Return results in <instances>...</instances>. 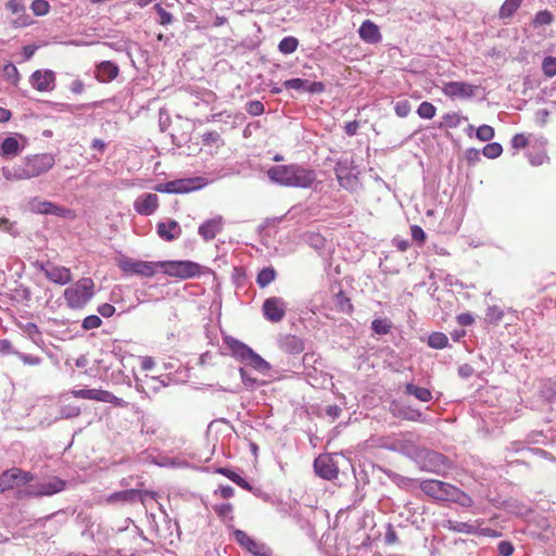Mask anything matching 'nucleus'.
Returning <instances> with one entry per match:
<instances>
[{"label": "nucleus", "mask_w": 556, "mask_h": 556, "mask_svg": "<svg viewBox=\"0 0 556 556\" xmlns=\"http://www.w3.org/2000/svg\"><path fill=\"white\" fill-rule=\"evenodd\" d=\"M267 176L271 182L291 188H309L316 180L313 169L295 163L271 166L267 170Z\"/></svg>", "instance_id": "f257e3e1"}, {"label": "nucleus", "mask_w": 556, "mask_h": 556, "mask_svg": "<svg viewBox=\"0 0 556 556\" xmlns=\"http://www.w3.org/2000/svg\"><path fill=\"white\" fill-rule=\"evenodd\" d=\"M420 490L437 501L454 502L468 507L472 500L453 484L440 480H425L420 483Z\"/></svg>", "instance_id": "f03ea898"}, {"label": "nucleus", "mask_w": 556, "mask_h": 556, "mask_svg": "<svg viewBox=\"0 0 556 556\" xmlns=\"http://www.w3.org/2000/svg\"><path fill=\"white\" fill-rule=\"evenodd\" d=\"M93 281L90 278H81L75 285L64 291V299L71 308L84 307L93 296Z\"/></svg>", "instance_id": "7ed1b4c3"}, {"label": "nucleus", "mask_w": 556, "mask_h": 556, "mask_svg": "<svg viewBox=\"0 0 556 556\" xmlns=\"http://www.w3.org/2000/svg\"><path fill=\"white\" fill-rule=\"evenodd\" d=\"M55 163L54 156L51 153H41L27 156L23 160L21 167L22 173L17 176L30 179L38 177L53 167Z\"/></svg>", "instance_id": "20e7f679"}, {"label": "nucleus", "mask_w": 556, "mask_h": 556, "mask_svg": "<svg viewBox=\"0 0 556 556\" xmlns=\"http://www.w3.org/2000/svg\"><path fill=\"white\" fill-rule=\"evenodd\" d=\"M159 267L169 276L187 279L201 274V266L191 261H163L157 262Z\"/></svg>", "instance_id": "39448f33"}, {"label": "nucleus", "mask_w": 556, "mask_h": 556, "mask_svg": "<svg viewBox=\"0 0 556 556\" xmlns=\"http://www.w3.org/2000/svg\"><path fill=\"white\" fill-rule=\"evenodd\" d=\"M119 268L131 275L141 277H152L155 274V268L159 267L157 262L137 261L132 258H123L118 263Z\"/></svg>", "instance_id": "423d86ee"}, {"label": "nucleus", "mask_w": 556, "mask_h": 556, "mask_svg": "<svg viewBox=\"0 0 556 556\" xmlns=\"http://www.w3.org/2000/svg\"><path fill=\"white\" fill-rule=\"evenodd\" d=\"M73 395L78 399L96 400L99 402L111 403L118 407H126L127 403L115 396L113 393L98 389H79L74 390Z\"/></svg>", "instance_id": "0eeeda50"}, {"label": "nucleus", "mask_w": 556, "mask_h": 556, "mask_svg": "<svg viewBox=\"0 0 556 556\" xmlns=\"http://www.w3.org/2000/svg\"><path fill=\"white\" fill-rule=\"evenodd\" d=\"M417 438L418 437L412 432L404 433L401 437L394 439L390 443L389 448L391 451L414 458L418 456V446L416 444Z\"/></svg>", "instance_id": "6e6552de"}, {"label": "nucleus", "mask_w": 556, "mask_h": 556, "mask_svg": "<svg viewBox=\"0 0 556 556\" xmlns=\"http://www.w3.org/2000/svg\"><path fill=\"white\" fill-rule=\"evenodd\" d=\"M66 482L60 478H52L48 482H42L36 485H29L26 490V494L29 496H51L65 489Z\"/></svg>", "instance_id": "1a4fd4ad"}, {"label": "nucleus", "mask_w": 556, "mask_h": 556, "mask_svg": "<svg viewBox=\"0 0 556 556\" xmlns=\"http://www.w3.org/2000/svg\"><path fill=\"white\" fill-rule=\"evenodd\" d=\"M233 536L241 546L255 556H270L271 554L266 544L252 539L242 530H236Z\"/></svg>", "instance_id": "9d476101"}, {"label": "nucleus", "mask_w": 556, "mask_h": 556, "mask_svg": "<svg viewBox=\"0 0 556 556\" xmlns=\"http://www.w3.org/2000/svg\"><path fill=\"white\" fill-rule=\"evenodd\" d=\"M287 311V304L281 298L273 296L265 300L263 304V314L271 323H279L283 319Z\"/></svg>", "instance_id": "9b49d317"}, {"label": "nucleus", "mask_w": 556, "mask_h": 556, "mask_svg": "<svg viewBox=\"0 0 556 556\" xmlns=\"http://www.w3.org/2000/svg\"><path fill=\"white\" fill-rule=\"evenodd\" d=\"M477 86L466 81H448L442 87L445 96L455 99H468L475 96Z\"/></svg>", "instance_id": "f8f14e48"}, {"label": "nucleus", "mask_w": 556, "mask_h": 556, "mask_svg": "<svg viewBox=\"0 0 556 556\" xmlns=\"http://www.w3.org/2000/svg\"><path fill=\"white\" fill-rule=\"evenodd\" d=\"M36 266L43 271L45 276L52 282L64 286L72 280L71 270L63 266L45 265L37 263Z\"/></svg>", "instance_id": "ddd939ff"}, {"label": "nucleus", "mask_w": 556, "mask_h": 556, "mask_svg": "<svg viewBox=\"0 0 556 556\" xmlns=\"http://www.w3.org/2000/svg\"><path fill=\"white\" fill-rule=\"evenodd\" d=\"M315 472L323 479L333 480L338 477L339 469L329 455H319L314 462Z\"/></svg>", "instance_id": "4468645a"}, {"label": "nucleus", "mask_w": 556, "mask_h": 556, "mask_svg": "<svg viewBox=\"0 0 556 556\" xmlns=\"http://www.w3.org/2000/svg\"><path fill=\"white\" fill-rule=\"evenodd\" d=\"M55 75L52 71H35L30 76L33 87L38 91H50L54 88Z\"/></svg>", "instance_id": "2eb2a0df"}, {"label": "nucleus", "mask_w": 556, "mask_h": 556, "mask_svg": "<svg viewBox=\"0 0 556 556\" xmlns=\"http://www.w3.org/2000/svg\"><path fill=\"white\" fill-rule=\"evenodd\" d=\"M31 211L38 214H51L55 216H66L71 213L70 210L58 206L56 204L49 201H41L38 199H34L30 203Z\"/></svg>", "instance_id": "dca6fc26"}, {"label": "nucleus", "mask_w": 556, "mask_h": 556, "mask_svg": "<svg viewBox=\"0 0 556 556\" xmlns=\"http://www.w3.org/2000/svg\"><path fill=\"white\" fill-rule=\"evenodd\" d=\"M135 210L141 215H151L159 206V198L155 193H146L135 201Z\"/></svg>", "instance_id": "f3484780"}, {"label": "nucleus", "mask_w": 556, "mask_h": 556, "mask_svg": "<svg viewBox=\"0 0 556 556\" xmlns=\"http://www.w3.org/2000/svg\"><path fill=\"white\" fill-rule=\"evenodd\" d=\"M391 413L393 416L397 418H402L409 421H425L422 414L419 409H416L412 406L400 405L397 403H392Z\"/></svg>", "instance_id": "a211bd4d"}, {"label": "nucleus", "mask_w": 556, "mask_h": 556, "mask_svg": "<svg viewBox=\"0 0 556 556\" xmlns=\"http://www.w3.org/2000/svg\"><path fill=\"white\" fill-rule=\"evenodd\" d=\"M223 229V218L220 216L206 220L199 227V235L205 240H213Z\"/></svg>", "instance_id": "6ab92c4d"}, {"label": "nucleus", "mask_w": 556, "mask_h": 556, "mask_svg": "<svg viewBox=\"0 0 556 556\" xmlns=\"http://www.w3.org/2000/svg\"><path fill=\"white\" fill-rule=\"evenodd\" d=\"M358 34L359 37L368 43H377L382 38L379 27L369 20L362 23Z\"/></svg>", "instance_id": "aec40b11"}, {"label": "nucleus", "mask_w": 556, "mask_h": 556, "mask_svg": "<svg viewBox=\"0 0 556 556\" xmlns=\"http://www.w3.org/2000/svg\"><path fill=\"white\" fill-rule=\"evenodd\" d=\"M180 233L181 228L176 220H168L166 223L157 224V235L166 241H173L177 239Z\"/></svg>", "instance_id": "412c9836"}, {"label": "nucleus", "mask_w": 556, "mask_h": 556, "mask_svg": "<svg viewBox=\"0 0 556 556\" xmlns=\"http://www.w3.org/2000/svg\"><path fill=\"white\" fill-rule=\"evenodd\" d=\"M97 78L102 83H108L117 77L118 66L111 61H103L97 66Z\"/></svg>", "instance_id": "4be33fe9"}, {"label": "nucleus", "mask_w": 556, "mask_h": 556, "mask_svg": "<svg viewBox=\"0 0 556 556\" xmlns=\"http://www.w3.org/2000/svg\"><path fill=\"white\" fill-rule=\"evenodd\" d=\"M15 136L7 137L0 144V156L3 159H13L21 152L20 142Z\"/></svg>", "instance_id": "5701e85b"}, {"label": "nucleus", "mask_w": 556, "mask_h": 556, "mask_svg": "<svg viewBox=\"0 0 556 556\" xmlns=\"http://www.w3.org/2000/svg\"><path fill=\"white\" fill-rule=\"evenodd\" d=\"M138 500L143 502L142 492L139 491V490H135V489H129V490H124V491L115 492V493L111 494L108 497V502H110V503H115V502H129V503H132V502H136Z\"/></svg>", "instance_id": "b1692460"}, {"label": "nucleus", "mask_w": 556, "mask_h": 556, "mask_svg": "<svg viewBox=\"0 0 556 556\" xmlns=\"http://www.w3.org/2000/svg\"><path fill=\"white\" fill-rule=\"evenodd\" d=\"M16 472H18V468L13 467L0 473V493L20 485Z\"/></svg>", "instance_id": "393cba45"}, {"label": "nucleus", "mask_w": 556, "mask_h": 556, "mask_svg": "<svg viewBox=\"0 0 556 556\" xmlns=\"http://www.w3.org/2000/svg\"><path fill=\"white\" fill-rule=\"evenodd\" d=\"M228 345H229L233 356L242 362H245V363L248 362V359L254 352L247 344H244L236 339H231L230 341H228Z\"/></svg>", "instance_id": "a878e982"}, {"label": "nucleus", "mask_w": 556, "mask_h": 556, "mask_svg": "<svg viewBox=\"0 0 556 556\" xmlns=\"http://www.w3.org/2000/svg\"><path fill=\"white\" fill-rule=\"evenodd\" d=\"M201 178H188L173 180L175 193H187L202 187Z\"/></svg>", "instance_id": "bb28decb"}, {"label": "nucleus", "mask_w": 556, "mask_h": 556, "mask_svg": "<svg viewBox=\"0 0 556 556\" xmlns=\"http://www.w3.org/2000/svg\"><path fill=\"white\" fill-rule=\"evenodd\" d=\"M405 394L415 396L420 402H430L432 400V393L429 389L418 387L414 383L405 384Z\"/></svg>", "instance_id": "cd10ccee"}, {"label": "nucleus", "mask_w": 556, "mask_h": 556, "mask_svg": "<svg viewBox=\"0 0 556 556\" xmlns=\"http://www.w3.org/2000/svg\"><path fill=\"white\" fill-rule=\"evenodd\" d=\"M336 176L341 187L348 188L351 181L349 173V162L346 160L339 161L336 166Z\"/></svg>", "instance_id": "c85d7f7f"}, {"label": "nucleus", "mask_w": 556, "mask_h": 556, "mask_svg": "<svg viewBox=\"0 0 556 556\" xmlns=\"http://www.w3.org/2000/svg\"><path fill=\"white\" fill-rule=\"evenodd\" d=\"M522 0H505L502 4L498 16L501 18H509L514 15V13L521 5Z\"/></svg>", "instance_id": "c756f323"}, {"label": "nucleus", "mask_w": 556, "mask_h": 556, "mask_svg": "<svg viewBox=\"0 0 556 556\" xmlns=\"http://www.w3.org/2000/svg\"><path fill=\"white\" fill-rule=\"evenodd\" d=\"M217 472L224 475L228 479H230L232 482H235L237 485L243 488L244 490L251 491L252 486L251 484L244 480L242 477H240L238 473L231 471L228 468H218Z\"/></svg>", "instance_id": "7c9ffc66"}, {"label": "nucleus", "mask_w": 556, "mask_h": 556, "mask_svg": "<svg viewBox=\"0 0 556 556\" xmlns=\"http://www.w3.org/2000/svg\"><path fill=\"white\" fill-rule=\"evenodd\" d=\"M448 529L458 532V533H467L475 534L478 533V527L472 523L462 522V521H448Z\"/></svg>", "instance_id": "2f4dec72"}, {"label": "nucleus", "mask_w": 556, "mask_h": 556, "mask_svg": "<svg viewBox=\"0 0 556 556\" xmlns=\"http://www.w3.org/2000/svg\"><path fill=\"white\" fill-rule=\"evenodd\" d=\"M276 270L273 267H265L258 273L256 282L261 288H265L276 279Z\"/></svg>", "instance_id": "473e14b6"}, {"label": "nucleus", "mask_w": 556, "mask_h": 556, "mask_svg": "<svg viewBox=\"0 0 556 556\" xmlns=\"http://www.w3.org/2000/svg\"><path fill=\"white\" fill-rule=\"evenodd\" d=\"M247 364L263 374L267 372L270 369L269 363H267L265 359H263L255 352L252 353V355L248 359Z\"/></svg>", "instance_id": "72a5a7b5"}, {"label": "nucleus", "mask_w": 556, "mask_h": 556, "mask_svg": "<svg viewBox=\"0 0 556 556\" xmlns=\"http://www.w3.org/2000/svg\"><path fill=\"white\" fill-rule=\"evenodd\" d=\"M299 46V41L295 37H285L278 45V49L283 54L293 53Z\"/></svg>", "instance_id": "f704fd0d"}, {"label": "nucleus", "mask_w": 556, "mask_h": 556, "mask_svg": "<svg viewBox=\"0 0 556 556\" xmlns=\"http://www.w3.org/2000/svg\"><path fill=\"white\" fill-rule=\"evenodd\" d=\"M448 338L442 332H433L428 338L429 346L433 349H443L447 345Z\"/></svg>", "instance_id": "c9c22d12"}, {"label": "nucleus", "mask_w": 556, "mask_h": 556, "mask_svg": "<svg viewBox=\"0 0 556 556\" xmlns=\"http://www.w3.org/2000/svg\"><path fill=\"white\" fill-rule=\"evenodd\" d=\"M437 109L435 106L428 102L424 101L419 104L417 109V114L420 118L430 119L435 115Z\"/></svg>", "instance_id": "e433bc0d"}, {"label": "nucleus", "mask_w": 556, "mask_h": 556, "mask_svg": "<svg viewBox=\"0 0 556 556\" xmlns=\"http://www.w3.org/2000/svg\"><path fill=\"white\" fill-rule=\"evenodd\" d=\"M391 321H389L388 319H374L372 323H371V329L377 333V334H387L390 332L391 330Z\"/></svg>", "instance_id": "4c0bfd02"}, {"label": "nucleus", "mask_w": 556, "mask_h": 556, "mask_svg": "<svg viewBox=\"0 0 556 556\" xmlns=\"http://www.w3.org/2000/svg\"><path fill=\"white\" fill-rule=\"evenodd\" d=\"M503 152V148L497 142L488 143L483 150L482 153L488 159H495L500 156Z\"/></svg>", "instance_id": "58836bf2"}, {"label": "nucleus", "mask_w": 556, "mask_h": 556, "mask_svg": "<svg viewBox=\"0 0 556 556\" xmlns=\"http://www.w3.org/2000/svg\"><path fill=\"white\" fill-rule=\"evenodd\" d=\"M543 73L547 77H554L556 75V58L546 56L542 62Z\"/></svg>", "instance_id": "ea45409f"}, {"label": "nucleus", "mask_w": 556, "mask_h": 556, "mask_svg": "<svg viewBox=\"0 0 556 556\" xmlns=\"http://www.w3.org/2000/svg\"><path fill=\"white\" fill-rule=\"evenodd\" d=\"M476 136L481 141H490L494 137V129L489 125H482L477 128Z\"/></svg>", "instance_id": "a19ab883"}, {"label": "nucleus", "mask_w": 556, "mask_h": 556, "mask_svg": "<svg viewBox=\"0 0 556 556\" xmlns=\"http://www.w3.org/2000/svg\"><path fill=\"white\" fill-rule=\"evenodd\" d=\"M264 104L258 100L250 101L245 105V111L252 116L262 115L264 113Z\"/></svg>", "instance_id": "79ce46f5"}, {"label": "nucleus", "mask_w": 556, "mask_h": 556, "mask_svg": "<svg viewBox=\"0 0 556 556\" xmlns=\"http://www.w3.org/2000/svg\"><path fill=\"white\" fill-rule=\"evenodd\" d=\"M154 10L157 12L160 18H159V23L161 25H169L173 23V15L167 12L160 3H156L154 5Z\"/></svg>", "instance_id": "37998d69"}, {"label": "nucleus", "mask_w": 556, "mask_h": 556, "mask_svg": "<svg viewBox=\"0 0 556 556\" xmlns=\"http://www.w3.org/2000/svg\"><path fill=\"white\" fill-rule=\"evenodd\" d=\"M503 311L496 305L490 306L485 314V318L489 323H497L503 318Z\"/></svg>", "instance_id": "c03bdc74"}, {"label": "nucleus", "mask_w": 556, "mask_h": 556, "mask_svg": "<svg viewBox=\"0 0 556 556\" xmlns=\"http://www.w3.org/2000/svg\"><path fill=\"white\" fill-rule=\"evenodd\" d=\"M20 173H22L21 165L13 167V168H9V167L2 168V175L7 180H24V179H26L25 177L17 176Z\"/></svg>", "instance_id": "a18cd8bd"}, {"label": "nucleus", "mask_w": 556, "mask_h": 556, "mask_svg": "<svg viewBox=\"0 0 556 556\" xmlns=\"http://www.w3.org/2000/svg\"><path fill=\"white\" fill-rule=\"evenodd\" d=\"M533 22L535 26L549 25L553 22V14L547 10L540 11L535 14Z\"/></svg>", "instance_id": "49530a36"}, {"label": "nucleus", "mask_w": 556, "mask_h": 556, "mask_svg": "<svg viewBox=\"0 0 556 556\" xmlns=\"http://www.w3.org/2000/svg\"><path fill=\"white\" fill-rule=\"evenodd\" d=\"M336 304L342 312L352 311V304L350 303L349 298L342 291L336 294Z\"/></svg>", "instance_id": "de8ad7c7"}, {"label": "nucleus", "mask_w": 556, "mask_h": 556, "mask_svg": "<svg viewBox=\"0 0 556 556\" xmlns=\"http://www.w3.org/2000/svg\"><path fill=\"white\" fill-rule=\"evenodd\" d=\"M3 75L12 83H16L18 80V71L13 63H8L3 66Z\"/></svg>", "instance_id": "09e8293b"}, {"label": "nucleus", "mask_w": 556, "mask_h": 556, "mask_svg": "<svg viewBox=\"0 0 556 556\" xmlns=\"http://www.w3.org/2000/svg\"><path fill=\"white\" fill-rule=\"evenodd\" d=\"M31 10L37 16L45 15L49 11V3L46 0H35L31 3Z\"/></svg>", "instance_id": "8fccbe9b"}, {"label": "nucleus", "mask_w": 556, "mask_h": 556, "mask_svg": "<svg viewBox=\"0 0 556 556\" xmlns=\"http://www.w3.org/2000/svg\"><path fill=\"white\" fill-rule=\"evenodd\" d=\"M102 324V320L97 315H89L83 320V328L85 330H91L99 328Z\"/></svg>", "instance_id": "3c124183"}, {"label": "nucleus", "mask_w": 556, "mask_h": 556, "mask_svg": "<svg viewBox=\"0 0 556 556\" xmlns=\"http://www.w3.org/2000/svg\"><path fill=\"white\" fill-rule=\"evenodd\" d=\"M307 80L301 79V78H292L289 80H286L283 83V86L287 89H295V90H305Z\"/></svg>", "instance_id": "603ef678"}, {"label": "nucleus", "mask_w": 556, "mask_h": 556, "mask_svg": "<svg viewBox=\"0 0 556 556\" xmlns=\"http://www.w3.org/2000/svg\"><path fill=\"white\" fill-rule=\"evenodd\" d=\"M397 116L406 117L410 112V104L407 100L397 101L394 106Z\"/></svg>", "instance_id": "864d4df0"}, {"label": "nucleus", "mask_w": 556, "mask_h": 556, "mask_svg": "<svg viewBox=\"0 0 556 556\" xmlns=\"http://www.w3.org/2000/svg\"><path fill=\"white\" fill-rule=\"evenodd\" d=\"M528 143L529 140L523 134H517L511 139V147L516 150L526 148Z\"/></svg>", "instance_id": "5fc2aeb1"}, {"label": "nucleus", "mask_w": 556, "mask_h": 556, "mask_svg": "<svg viewBox=\"0 0 556 556\" xmlns=\"http://www.w3.org/2000/svg\"><path fill=\"white\" fill-rule=\"evenodd\" d=\"M443 124L447 127H457L460 124V116L457 113H447L443 116Z\"/></svg>", "instance_id": "6e6d98bb"}, {"label": "nucleus", "mask_w": 556, "mask_h": 556, "mask_svg": "<svg viewBox=\"0 0 556 556\" xmlns=\"http://www.w3.org/2000/svg\"><path fill=\"white\" fill-rule=\"evenodd\" d=\"M80 414V409L77 406L66 405L61 408L62 418H73Z\"/></svg>", "instance_id": "4d7b16f0"}, {"label": "nucleus", "mask_w": 556, "mask_h": 556, "mask_svg": "<svg viewBox=\"0 0 556 556\" xmlns=\"http://www.w3.org/2000/svg\"><path fill=\"white\" fill-rule=\"evenodd\" d=\"M397 541H399L397 534H396L393 526L391 523H389L387 526V531L384 534V542L388 545H392V544L397 543Z\"/></svg>", "instance_id": "13d9d810"}, {"label": "nucleus", "mask_w": 556, "mask_h": 556, "mask_svg": "<svg viewBox=\"0 0 556 556\" xmlns=\"http://www.w3.org/2000/svg\"><path fill=\"white\" fill-rule=\"evenodd\" d=\"M497 551L501 556H510L514 553V546L508 541H501L497 545Z\"/></svg>", "instance_id": "bf43d9fd"}, {"label": "nucleus", "mask_w": 556, "mask_h": 556, "mask_svg": "<svg viewBox=\"0 0 556 556\" xmlns=\"http://www.w3.org/2000/svg\"><path fill=\"white\" fill-rule=\"evenodd\" d=\"M410 233H412V238L419 243H422L426 239L425 231L422 230L421 227H419L417 225H414L410 227Z\"/></svg>", "instance_id": "052dcab7"}, {"label": "nucleus", "mask_w": 556, "mask_h": 556, "mask_svg": "<svg viewBox=\"0 0 556 556\" xmlns=\"http://www.w3.org/2000/svg\"><path fill=\"white\" fill-rule=\"evenodd\" d=\"M214 510L220 517H227L232 511V505L230 503H223L220 505L214 506Z\"/></svg>", "instance_id": "680f3d73"}, {"label": "nucleus", "mask_w": 556, "mask_h": 556, "mask_svg": "<svg viewBox=\"0 0 556 556\" xmlns=\"http://www.w3.org/2000/svg\"><path fill=\"white\" fill-rule=\"evenodd\" d=\"M98 312L103 317H111L115 313V307L112 304L104 303L98 307Z\"/></svg>", "instance_id": "e2e57ef3"}, {"label": "nucleus", "mask_w": 556, "mask_h": 556, "mask_svg": "<svg viewBox=\"0 0 556 556\" xmlns=\"http://www.w3.org/2000/svg\"><path fill=\"white\" fill-rule=\"evenodd\" d=\"M16 473H17L20 485L21 484H26V483H28V482L34 480V476L29 471H24V470L18 468V472H16Z\"/></svg>", "instance_id": "0e129e2a"}, {"label": "nucleus", "mask_w": 556, "mask_h": 556, "mask_svg": "<svg viewBox=\"0 0 556 556\" xmlns=\"http://www.w3.org/2000/svg\"><path fill=\"white\" fill-rule=\"evenodd\" d=\"M473 372H475V370H473L472 366H470L469 364H463L458 368V375L462 378H469L473 375Z\"/></svg>", "instance_id": "69168bd1"}, {"label": "nucleus", "mask_w": 556, "mask_h": 556, "mask_svg": "<svg viewBox=\"0 0 556 556\" xmlns=\"http://www.w3.org/2000/svg\"><path fill=\"white\" fill-rule=\"evenodd\" d=\"M240 376H241V379H242V382L249 387V388H252L254 387V384L256 383V379L255 378H252L248 375L247 370H244L243 368H240Z\"/></svg>", "instance_id": "338daca9"}, {"label": "nucleus", "mask_w": 556, "mask_h": 556, "mask_svg": "<svg viewBox=\"0 0 556 556\" xmlns=\"http://www.w3.org/2000/svg\"><path fill=\"white\" fill-rule=\"evenodd\" d=\"M155 190L159 192H164V193H175L174 182L168 181L165 184H160L155 187Z\"/></svg>", "instance_id": "774afa93"}]
</instances>
